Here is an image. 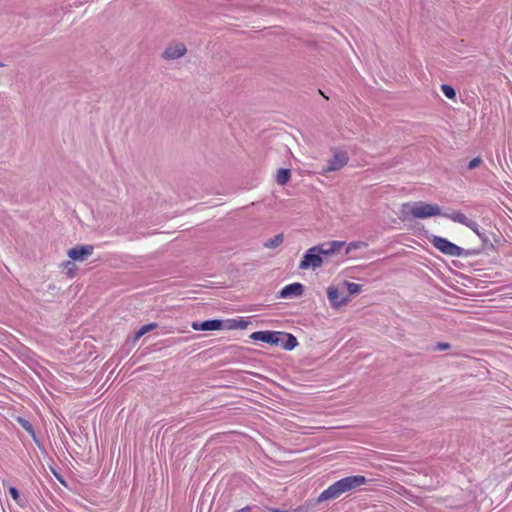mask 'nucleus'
<instances>
[{
    "mask_svg": "<svg viewBox=\"0 0 512 512\" xmlns=\"http://www.w3.org/2000/svg\"><path fill=\"white\" fill-rule=\"evenodd\" d=\"M367 482L366 478L362 475H353L342 478L327 489H325L318 497V502H323L327 500H332L338 498L345 492H349L353 489H356Z\"/></svg>",
    "mask_w": 512,
    "mask_h": 512,
    "instance_id": "1",
    "label": "nucleus"
},
{
    "mask_svg": "<svg viewBox=\"0 0 512 512\" xmlns=\"http://www.w3.org/2000/svg\"><path fill=\"white\" fill-rule=\"evenodd\" d=\"M401 218L402 220H408L410 218L415 219H426L434 216L442 215V210L439 205L426 203L423 201L404 203L401 206Z\"/></svg>",
    "mask_w": 512,
    "mask_h": 512,
    "instance_id": "2",
    "label": "nucleus"
},
{
    "mask_svg": "<svg viewBox=\"0 0 512 512\" xmlns=\"http://www.w3.org/2000/svg\"><path fill=\"white\" fill-rule=\"evenodd\" d=\"M431 243L436 249H438L445 255L452 257H461L466 255L465 250L463 248L450 242L446 238L440 236H433V238L431 239Z\"/></svg>",
    "mask_w": 512,
    "mask_h": 512,
    "instance_id": "3",
    "label": "nucleus"
},
{
    "mask_svg": "<svg viewBox=\"0 0 512 512\" xmlns=\"http://www.w3.org/2000/svg\"><path fill=\"white\" fill-rule=\"evenodd\" d=\"M323 264V259L321 254L318 252V248L313 246L309 248L304 254L302 260L299 263V269L308 270V269H317L321 267Z\"/></svg>",
    "mask_w": 512,
    "mask_h": 512,
    "instance_id": "4",
    "label": "nucleus"
},
{
    "mask_svg": "<svg viewBox=\"0 0 512 512\" xmlns=\"http://www.w3.org/2000/svg\"><path fill=\"white\" fill-rule=\"evenodd\" d=\"M349 157L346 151L335 150L333 157L327 161V165L323 167L321 174L325 175L330 172L338 171L347 165Z\"/></svg>",
    "mask_w": 512,
    "mask_h": 512,
    "instance_id": "5",
    "label": "nucleus"
},
{
    "mask_svg": "<svg viewBox=\"0 0 512 512\" xmlns=\"http://www.w3.org/2000/svg\"><path fill=\"white\" fill-rule=\"evenodd\" d=\"M94 252L92 245H78L68 250L67 255L72 261L83 262Z\"/></svg>",
    "mask_w": 512,
    "mask_h": 512,
    "instance_id": "6",
    "label": "nucleus"
},
{
    "mask_svg": "<svg viewBox=\"0 0 512 512\" xmlns=\"http://www.w3.org/2000/svg\"><path fill=\"white\" fill-rule=\"evenodd\" d=\"M187 52L186 46L182 42L171 43L162 54L166 60H176L184 56Z\"/></svg>",
    "mask_w": 512,
    "mask_h": 512,
    "instance_id": "7",
    "label": "nucleus"
},
{
    "mask_svg": "<svg viewBox=\"0 0 512 512\" xmlns=\"http://www.w3.org/2000/svg\"><path fill=\"white\" fill-rule=\"evenodd\" d=\"M304 286L301 283H292L283 287L279 293L280 298L290 299L302 296Z\"/></svg>",
    "mask_w": 512,
    "mask_h": 512,
    "instance_id": "8",
    "label": "nucleus"
},
{
    "mask_svg": "<svg viewBox=\"0 0 512 512\" xmlns=\"http://www.w3.org/2000/svg\"><path fill=\"white\" fill-rule=\"evenodd\" d=\"M327 297L331 306L336 309L347 304L350 300L348 296L341 297L337 287L332 285L327 288Z\"/></svg>",
    "mask_w": 512,
    "mask_h": 512,
    "instance_id": "9",
    "label": "nucleus"
},
{
    "mask_svg": "<svg viewBox=\"0 0 512 512\" xmlns=\"http://www.w3.org/2000/svg\"><path fill=\"white\" fill-rule=\"evenodd\" d=\"M345 242L343 241H330L327 243L316 245L318 248V252L321 256H332L336 252H338L343 246Z\"/></svg>",
    "mask_w": 512,
    "mask_h": 512,
    "instance_id": "10",
    "label": "nucleus"
},
{
    "mask_svg": "<svg viewBox=\"0 0 512 512\" xmlns=\"http://www.w3.org/2000/svg\"><path fill=\"white\" fill-rule=\"evenodd\" d=\"M251 339L256 341H261L264 343H269L274 345L277 343V337H280V332L274 331H257L251 334Z\"/></svg>",
    "mask_w": 512,
    "mask_h": 512,
    "instance_id": "11",
    "label": "nucleus"
},
{
    "mask_svg": "<svg viewBox=\"0 0 512 512\" xmlns=\"http://www.w3.org/2000/svg\"><path fill=\"white\" fill-rule=\"evenodd\" d=\"M192 328L196 331H213V330H219L222 328V321L221 320H207L202 323L199 322H193Z\"/></svg>",
    "mask_w": 512,
    "mask_h": 512,
    "instance_id": "12",
    "label": "nucleus"
},
{
    "mask_svg": "<svg viewBox=\"0 0 512 512\" xmlns=\"http://www.w3.org/2000/svg\"><path fill=\"white\" fill-rule=\"evenodd\" d=\"M441 216H444V217L452 220L453 222L460 223L464 226H466V223H468V221L470 220L467 218V216L465 214H463L462 212H459V211H451V212L442 213Z\"/></svg>",
    "mask_w": 512,
    "mask_h": 512,
    "instance_id": "13",
    "label": "nucleus"
},
{
    "mask_svg": "<svg viewBox=\"0 0 512 512\" xmlns=\"http://www.w3.org/2000/svg\"><path fill=\"white\" fill-rule=\"evenodd\" d=\"M280 337L284 338L283 348L286 350H292L298 345L296 337L292 334L280 332Z\"/></svg>",
    "mask_w": 512,
    "mask_h": 512,
    "instance_id": "14",
    "label": "nucleus"
},
{
    "mask_svg": "<svg viewBox=\"0 0 512 512\" xmlns=\"http://www.w3.org/2000/svg\"><path fill=\"white\" fill-rule=\"evenodd\" d=\"M283 240H284L283 234H277L273 238L268 239L264 243V247L268 248V249H274V248L278 247L279 245H281Z\"/></svg>",
    "mask_w": 512,
    "mask_h": 512,
    "instance_id": "15",
    "label": "nucleus"
},
{
    "mask_svg": "<svg viewBox=\"0 0 512 512\" xmlns=\"http://www.w3.org/2000/svg\"><path fill=\"white\" fill-rule=\"evenodd\" d=\"M290 179V170L289 169H280L276 175V181L280 185H285Z\"/></svg>",
    "mask_w": 512,
    "mask_h": 512,
    "instance_id": "16",
    "label": "nucleus"
},
{
    "mask_svg": "<svg viewBox=\"0 0 512 512\" xmlns=\"http://www.w3.org/2000/svg\"><path fill=\"white\" fill-rule=\"evenodd\" d=\"M368 244L364 241L350 242L346 247V255L350 254L353 250L366 248Z\"/></svg>",
    "mask_w": 512,
    "mask_h": 512,
    "instance_id": "17",
    "label": "nucleus"
},
{
    "mask_svg": "<svg viewBox=\"0 0 512 512\" xmlns=\"http://www.w3.org/2000/svg\"><path fill=\"white\" fill-rule=\"evenodd\" d=\"M157 327V324L155 323H150V324H147V325H144L142 326L137 332H136V335H135V340H138L140 339L143 335H145L146 333L152 331L153 329H155Z\"/></svg>",
    "mask_w": 512,
    "mask_h": 512,
    "instance_id": "18",
    "label": "nucleus"
},
{
    "mask_svg": "<svg viewBox=\"0 0 512 512\" xmlns=\"http://www.w3.org/2000/svg\"><path fill=\"white\" fill-rule=\"evenodd\" d=\"M61 268L66 271V274L69 277H74L76 266L72 261H64L63 263H61Z\"/></svg>",
    "mask_w": 512,
    "mask_h": 512,
    "instance_id": "19",
    "label": "nucleus"
},
{
    "mask_svg": "<svg viewBox=\"0 0 512 512\" xmlns=\"http://www.w3.org/2000/svg\"><path fill=\"white\" fill-rule=\"evenodd\" d=\"M344 285L346 286L347 290L350 294H357L362 290V286L360 284L354 283V282H348L345 281Z\"/></svg>",
    "mask_w": 512,
    "mask_h": 512,
    "instance_id": "20",
    "label": "nucleus"
},
{
    "mask_svg": "<svg viewBox=\"0 0 512 512\" xmlns=\"http://www.w3.org/2000/svg\"><path fill=\"white\" fill-rule=\"evenodd\" d=\"M441 91L449 99H455V97H456V92H455L454 88L450 85L443 84L441 86Z\"/></svg>",
    "mask_w": 512,
    "mask_h": 512,
    "instance_id": "21",
    "label": "nucleus"
},
{
    "mask_svg": "<svg viewBox=\"0 0 512 512\" xmlns=\"http://www.w3.org/2000/svg\"><path fill=\"white\" fill-rule=\"evenodd\" d=\"M466 227L470 228L478 236H481L480 231H479V225L475 221L469 220L468 223H466Z\"/></svg>",
    "mask_w": 512,
    "mask_h": 512,
    "instance_id": "22",
    "label": "nucleus"
},
{
    "mask_svg": "<svg viewBox=\"0 0 512 512\" xmlns=\"http://www.w3.org/2000/svg\"><path fill=\"white\" fill-rule=\"evenodd\" d=\"M482 163V159L480 157H475L468 163L469 169H474L478 167Z\"/></svg>",
    "mask_w": 512,
    "mask_h": 512,
    "instance_id": "23",
    "label": "nucleus"
},
{
    "mask_svg": "<svg viewBox=\"0 0 512 512\" xmlns=\"http://www.w3.org/2000/svg\"><path fill=\"white\" fill-rule=\"evenodd\" d=\"M9 493L11 495V497L15 500V501H19L20 499V495H19V492L18 490L15 488V487H10L9 488Z\"/></svg>",
    "mask_w": 512,
    "mask_h": 512,
    "instance_id": "24",
    "label": "nucleus"
},
{
    "mask_svg": "<svg viewBox=\"0 0 512 512\" xmlns=\"http://www.w3.org/2000/svg\"><path fill=\"white\" fill-rule=\"evenodd\" d=\"M449 347H450V346H449V344H448V343H438V344L436 345V349H437V350H446V349H448Z\"/></svg>",
    "mask_w": 512,
    "mask_h": 512,
    "instance_id": "25",
    "label": "nucleus"
},
{
    "mask_svg": "<svg viewBox=\"0 0 512 512\" xmlns=\"http://www.w3.org/2000/svg\"><path fill=\"white\" fill-rule=\"evenodd\" d=\"M277 343H274V345H277V346H281L283 348V344H284V338L282 337H277Z\"/></svg>",
    "mask_w": 512,
    "mask_h": 512,
    "instance_id": "26",
    "label": "nucleus"
},
{
    "mask_svg": "<svg viewBox=\"0 0 512 512\" xmlns=\"http://www.w3.org/2000/svg\"><path fill=\"white\" fill-rule=\"evenodd\" d=\"M249 511H251V507L250 506H246V507L238 510L237 512H249Z\"/></svg>",
    "mask_w": 512,
    "mask_h": 512,
    "instance_id": "27",
    "label": "nucleus"
},
{
    "mask_svg": "<svg viewBox=\"0 0 512 512\" xmlns=\"http://www.w3.org/2000/svg\"><path fill=\"white\" fill-rule=\"evenodd\" d=\"M269 511L270 512H288V511L280 510V509H277V508H269Z\"/></svg>",
    "mask_w": 512,
    "mask_h": 512,
    "instance_id": "28",
    "label": "nucleus"
},
{
    "mask_svg": "<svg viewBox=\"0 0 512 512\" xmlns=\"http://www.w3.org/2000/svg\"><path fill=\"white\" fill-rule=\"evenodd\" d=\"M1 67H4V63H2V62L0 61V68H1Z\"/></svg>",
    "mask_w": 512,
    "mask_h": 512,
    "instance_id": "29",
    "label": "nucleus"
}]
</instances>
